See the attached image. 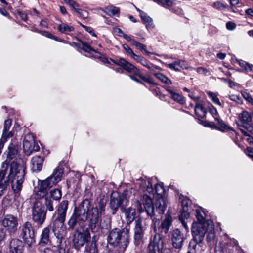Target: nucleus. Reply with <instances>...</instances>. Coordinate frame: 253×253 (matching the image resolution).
Here are the masks:
<instances>
[{"instance_id":"obj_29","label":"nucleus","mask_w":253,"mask_h":253,"mask_svg":"<svg viewBox=\"0 0 253 253\" xmlns=\"http://www.w3.org/2000/svg\"><path fill=\"white\" fill-rule=\"evenodd\" d=\"M140 17L145 24L146 28H151L154 27V23L153 22L152 19L149 16H148L145 13L142 11H140Z\"/></svg>"},{"instance_id":"obj_2","label":"nucleus","mask_w":253,"mask_h":253,"mask_svg":"<svg viewBox=\"0 0 253 253\" xmlns=\"http://www.w3.org/2000/svg\"><path fill=\"white\" fill-rule=\"evenodd\" d=\"M25 169L23 164L15 161L10 164L7 161L2 162L0 169V196L5 192L10 182L14 193L20 191L24 180Z\"/></svg>"},{"instance_id":"obj_58","label":"nucleus","mask_w":253,"mask_h":253,"mask_svg":"<svg viewBox=\"0 0 253 253\" xmlns=\"http://www.w3.org/2000/svg\"><path fill=\"white\" fill-rule=\"evenodd\" d=\"M82 27H83L84 28V29L87 32L90 33L92 36H94V37L96 36V35H95V34L94 32L93 29L91 27H87L86 26L83 25H82Z\"/></svg>"},{"instance_id":"obj_16","label":"nucleus","mask_w":253,"mask_h":253,"mask_svg":"<svg viewBox=\"0 0 253 253\" xmlns=\"http://www.w3.org/2000/svg\"><path fill=\"white\" fill-rule=\"evenodd\" d=\"M23 147L27 155H30L33 152L38 151L40 147L35 142L34 136L31 134L26 135L23 142Z\"/></svg>"},{"instance_id":"obj_26","label":"nucleus","mask_w":253,"mask_h":253,"mask_svg":"<svg viewBox=\"0 0 253 253\" xmlns=\"http://www.w3.org/2000/svg\"><path fill=\"white\" fill-rule=\"evenodd\" d=\"M172 222L171 216L169 215H166L165 219L162 221L159 228L161 232H164L165 234L168 233L172 225Z\"/></svg>"},{"instance_id":"obj_31","label":"nucleus","mask_w":253,"mask_h":253,"mask_svg":"<svg viewBox=\"0 0 253 253\" xmlns=\"http://www.w3.org/2000/svg\"><path fill=\"white\" fill-rule=\"evenodd\" d=\"M42 253H65V249L57 246H51L45 248Z\"/></svg>"},{"instance_id":"obj_48","label":"nucleus","mask_w":253,"mask_h":253,"mask_svg":"<svg viewBox=\"0 0 253 253\" xmlns=\"http://www.w3.org/2000/svg\"><path fill=\"white\" fill-rule=\"evenodd\" d=\"M209 96L211 98L212 101L215 103L219 106H221V103H220L219 98L217 97V96L213 92H209L208 93Z\"/></svg>"},{"instance_id":"obj_38","label":"nucleus","mask_w":253,"mask_h":253,"mask_svg":"<svg viewBox=\"0 0 253 253\" xmlns=\"http://www.w3.org/2000/svg\"><path fill=\"white\" fill-rule=\"evenodd\" d=\"M153 1L166 8L172 6L173 4L172 0H153Z\"/></svg>"},{"instance_id":"obj_7","label":"nucleus","mask_w":253,"mask_h":253,"mask_svg":"<svg viewBox=\"0 0 253 253\" xmlns=\"http://www.w3.org/2000/svg\"><path fill=\"white\" fill-rule=\"evenodd\" d=\"M46 210L44 205L36 201L32 208V220L37 225L42 226L46 218Z\"/></svg>"},{"instance_id":"obj_28","label":"nucleus","mask_w":253,"mask_h":253,"mask_svg":"<svg viewBox=\"0 0 253 253\" xmlns=\"http://www.w3.org/2000/svg\"><path fill=\"white\" fill-rule=\"evenodd\" d=\"M167 206L166 200L160 197L155 203L156 212L159 214H162L164 213Z\"/></svg>"},{"instance_id":"obj_39","label":"nucleus","mask_w":253,"mask_h":253,"mask_svg":"<svg viewBox=\"0 0 253 253\" xmlns=\"http://www.w3.org/2000/svg\"><path fill=\"white\" fill-rule=\"evenodd\" d=\"M154 76L163 83L167 84H172L171 81L169 79L167 76H165L162 73H155Z\"/></svg>"},{"instance_id":"obj_30","label":"nucleus","mask_w":253,"mask_h":253,"mask_svg":"<svg viewBox=\"0 0 253 253\" xmlns=\"http://www.w3.org/2000/svg\"><path fill=\"white\" fill-rule=\"evenodd\" d=\"M84 253H99L96 242L92 241L85 246Z\"/></svg>"},{"instance_id":"obj_64","label":"nucleus","mask_w":253,"mask_h":253,"mask_svg":"<svg viewBox=\"0 0 253 253\" xmlns=\"http://www.w3.org/2000/svg\"><path fill=\"white\" fill-rule=\"evenodd\" d=\"M18 14H19V16H20V17L24 21H26V20H27V16L25 13H24L21 11H18Z\"/></svg>"},{"instance_id":"obj_22","label":"nucleus","mask_w":253,"mask_h":253,"mask_svg":"<svg viewBox=\"0 0 253 253\" xmlns=\"http://www.w3.org/2000/svg\"><path fill=\"white\" fill-rule=\"evenodd\" d=\"M43 161V157L40 156L33 157L31 161L32 170L35 172L40 171L42 169Z\"/></svg>"},{"instance_id":"obj_6","label":"nucleus","mask_w":253,"mask_h":253,"mask_svg":"<svg viewBox=\"0 0 253 253\" xmlns=\"http://www.w3.org/2000/svg\"><path fill=\"white\" fill-rule=\"evenodd\" d=\"M253 114L244 111L239 115V120L238 126L242 128L241 131L244 135H249L248 132L253 134V123L252 121Z\"/></svg>"},{"instance_id":"obj_4","label":"nucleus","mask_w":253,"mask_h":253,"mask_svg":"<svg viewBox=\"0 0 253 253\" xmlns=\"http://www.w3.org/2000/svg\"><path fill=\"white\" fill-rule=\"evenodd\" d=\"M64 172L63 169L58 166L55 168L52 174L44 180L39 181V191L41 197H44L48 190L61 180Z\"/></svg>"},{"instance_id":"obj_27","label":"nucleus","mask_w":253,"mask_h":253,"mask_svg":"<svg viewBox=\"0 0 253 253\" xmlns=\"http://www.w3.org/2000/svg\"><path fill=\"white\" fill-rule=\"evenodd\" d=\"M125 217L126 218L127 224H130L132 223L135 218L136 216V210L132 207H129L126 209H124Z\"/></svg>"},{"instance_id":"obj_5","label":"nucleus","mask_w":253,"mask_h":253,"mask_svg":"<svg viewBox=\"0 0 253 253\" xmlns=\"http://www.w3.org/2000/svg\"><path fill=\"white\" fill-rule=\"evenodd\" d=\"M191 230L193 238L189 242L187 253H199L203 245L205 230L202 225L196 224H193Z\"/></svg>"},{"instance_id":"obj_18","label":"nucleus","mask_w":253,"mask_h":253,"mask_svg":"<svg viewBox=\"0 0 253 253\" xmlns=\"http://www.w3.org/2000/svg\"><path fill=\"white\" fill-rule=\"evenodd\" d=\"M184 239L183 233L179 229H175L171 232V240L172 244L175 248L181 249Z\"/></svg>"},{"instance_id":"obj_1","label":"nucleus","mask_w":253,"mask_h":253,"mask_svg":"<svg viewBox=\"0 0 253 253\" xmlns=\"http://www.w3.org/2000/svg\"><path fill=\"white\" fill-rule=\"evenodd\" d=\"M106 202L100 200L98 206H91L89 199H84L74 208L73 213L67 221L69 231L73 230L78 224L81 227L86 221L88 223V228L92 232L98 231L100 226L99 217L105 211Z\"/></svg>"},{"instance_id":"obj_57","label":"nucleus","mask_w":253,"mask_h":253,"mask_svg":"<svg viewBox=\"0 0 253 253\" xmlns=\"http://www.w3.org/2000/svg\"><path fill=\"white\" fill-rule=\"evenodd\" d=\"M213 7L217 9L221 10L225 8L223 4L220 2H216L213 3Z\"/></svg>"},{"instance_id":"obj_13","label":"nucleus","mask_w":253,"mask_h":253,"mask_svg":"<svg viewBox=\"0 0 253 253\" xmlns=\"http://www.w3.org/2000/svg\"><path fill=\"white\" fill-rule=\"evenodd\" d=\"M141 201L145 211L148 215L152 218L154 225L156 226L159 219L157 218L158 215L155 212L154 206L152 203V198L148 195L144 194Z\"/></svg>"},{"instance_id":"obj_49","label":"nucleus","mask_w":253,"mask_h":253,"mask_svg":"<svg viewBox=\"0 0 253 253\" xmlns=\"http://www.w3.org/2000/svg\"><path fill=\"white\" fill-rule=\"evenodd\" d=\"M136 47L138 49L143 50L145 52V53L148 55L153 54V53L150 52L146 50V46L145 44H142L139 42H138L136 46Z\"/></svg>"},{"instance_id":"obj_55","label":"nucleus","mask_w":253,"mask_h":253,"mask_svg":"<svg viewBox=\"0 0 253 253\" xmlns=\"http://www.w3.org/2000/svg\"><path fill=\"white\" fill-rule=\"evenodd\" d=\"M180 68L181 69H186L188 68V65L186 62L182 60H176Z\"/></svg>"},{"instance_id":"obj_21","label":"nucleus","mask_w":253,"mask_h":253,"mask_svg":"<svg viewBox=\"0 0 253 253\" xmlns=\"http://www.w3.org/2000/svg\"><path fill=\"white\" fill-rule=\"evenodd\" d=\"M24 249V243L21 240L14 239L11 241L9 253H23Z\"/></svg>"},{"instance_id":"obj_19","label":"nucleus","mask_w":253,"mask_h":253,"mask_svg":"<svg viewBox=\"0 0 253 253\" xmlns=\"http://www.w3.org/2000/svg\"><path fill=\"white\" fill-rule=\"evenodd\" d=\"M64 225L59 224H53L52 231L54 236L57 239V245L52 246L59 247L62 249H65L62 245V240L64 239L65 230L63 228Z\"/></svg>"},{"instance_id":"obj_11","label":"nucleus","mask_w":253,"mask_h":253,"mask_svg":"<svg viewBox=\"0 0 253 253\" xmlns=\"http://www.w3.org/2000/svg\"><path fill=\"white\" fill-rule=\"evenodd\" d=\"M90 239V235L87 228L83 232L80 231L79 229H75L73 235V243L74 248L80 250L84 244L88 242Z\"/></svg>"},{"instance_id":"obj_43","label":"nucleus","mask_w":253,"mask_h":253,"mask_svg":"<svg viewBox=\"0 0 253 253\" xmlns=\"http://www.w3.org/2000/svg\"><path fill=\"white\" fill-rule=\"evenodd\" d=\"M142 185L144 186L142 189L143 191H147L149 193L153 192L154 190L152 187V185L149 180L143 181Z\"/></svg>"},{"instance_id":"obj_42","label":"nucleus","mask_w":253,"mask_h":253,"mask_svg":"<svg viewBox=\"0 0 253 253\" xmlns=\"http://www.w3.org/2000/svg\"><path fill=\"white\" fill-rule=\"evenodd\" d=\"M50 196L55 200H59L62 196V192L59 189H54L50 192Z\"/></svg>"},{"instance_id":"obj_63","label":"nucleus","mask_w":253,"mask_h":253,"mask_svg":"<svg viewBox=\"0 0 253 253\" xmlns=\"http://www.w3.org/2000/svg\"><path fill=\"white\" fill-rule=\"evenodd\" d=\"M210 112L213 115V116H217L218 115L217 109L213 106H212L210 108Z\"/></svg>"},{"instance_id":"obj_35","label":"nucleus","mask_w":253,"mask_h":253,"mask_svg":"<svg viewBox=\"0 0 253 253\" xmlns=\"http://www.w3.org/2000/svg\"><path fill=\"white\" fill-rule=\"evenodd\" d=\"M195 112L199 117H204L206 113V109L200 103H197L195 107Z\"/></svg>"},{"instance_id":"obj_25","label":"nucleus","mask_w":253,"mask_h":253,"mask_svg":"<svg viewBox=\"0 0 253 253\" xmlns=\"http://www.w3.org/2000/svg\"><path fill=\"white\" fill-rule=\"evenodd\" d=\"M50 229L49 227L43 229L40 235V240L39 243L40 246H44L48 244L50 241Z\"/></svg>"},{"instance_id":"obj_62","label":"nucleus","mask_w":253,"mask_h":253,"mask_svg":"<svg viewBox=\"0 0 253 253\" xmlns=\"http://www.w3.org/2000/svg\"><path fill=\"white\" fill-rule=\"evenodd\" d=\"M228 83L230 87L232 88H235L236 86L239 85V84L237 83L234 82L231 80H228Z\"/></svg>"},{"instance_id":"obj_10","label":"nucleus","mask_w":253,"mask_h":253,"mask_svg":"<svg viewBox=\"0 0 253 253\" xmlns=\"http://www.w3.org/2000/svg\"><path fill=\"white\" fill-rule=\"evenodd\" d=\"M116 65L121 66L124 70L129 73H133L135 75L139 77L143 81L150 83L149 79L142 75L140 70L132 64L126 60L124 58H120L118 59L112 60Z\"/></svg>"},{"instance_id":"obj_9","label":"nucleus","mask_w":253,"mask_h":253,"mask_svg":"<svg viewBox=\"0 0 253 253\" xmlns=\"http://www.w3.org/2000/svg\"><path fill=\"white\" fill-rule=\"evenodd\" d=\"M134 224V244L135 246H139L144 242L147 227L143 223L142 219L139 218L135 220Z\"/></svg>"},{"instance_id":"obj_40","label":"nucleus","mask_w":253,"mask_h":253,"mask_svg":"<svg viewBox=\"0 0 253 253\" xmlns=\"http://www.w3.org/2000/svg\"><path fill=\"white\" fill-rule=\"evenodd\" d=\"M237 62L239 64V66L241 68L244 69L246 71L248 72L252 71L253 65L246 62V61L242 60H237Z\"/></svg>"},{"instance_id":"obj_47","label":"nucleus","mask_w":253,"mask_h":253,"mask_svg":"<svg viewBox=\"0 0 253 253\" xmlns=\"http://www.w3.org/2000/svg\"><path fill=\"white\" fill-rule=\"evenodd\" d=\"M165 65L167 67H168L172 70H173L176 71H180V68L179 67V65H178L177 61H175L172 63H165Z\"/></svg>"},{"instance_id":"obj_52","label":"nucleus","mask_w":253,"mask_h":253,"mask_svg":"<svg viewBox=\"0 0 253 253\" xmlns=\"http://www.w3.org/2000/svg\"><path fill=\"white\" fill-rule=\"evenodd\" d=\"M17 153V150L15 148L9 147V152L8 154L9 158L10 159H13Z\"/></svg>"},{"instance_id":"obj_23","label":"nucleus","mask_w":253,"mask_h":253,"mask_svg":"<svg viewBox=\"0 0 253 253\" xmlns=\"http://www.w3.org/2000/svg\"><path fill=\"white\" fill-rule=\"evenodd\" d=\"M132 58L137 62L140 63L142 65L150 70H153V68L157 70L160 69V68L159 66L151 64L147 60L141 55H138L135 54Z\"/></svg>"},{"instance_id":"obj_56","label":"nucleus","mask_w":253,"mask_h":253,"mask_svg":"<svg viewBox=\"0 0 253 253\" xmlns=\"http://www.w3.org/2000/svg\"><path fill=\"white\" fill-rule=\"evenodd\" d=\"M203 125L207 127H210L211 128H217V126L213 122H205L203 124Z\"/></svg>"},{"instance_id":"obj_36","label":"nucleus","mask_w":253,"mask_h":253,"mask_svg":"<svg viewBox=\"0 0 253 253\" xmlns=\"http://www.w3.org/2000/svg\"><path fill=\"white\" fill-rule=\"evenodd\" d=\"M105 12L110 15H115L119 13L120 9L118 7L110 5L106 7Z\"/></svg>"},{"instance_id":"obj_46","label":"nucleus","mask_w":253,"mask_h":253,"mask_svg":"<svg viewBox=\"0 0 253 253\" xmlns=\"http://www.w3.org/2000/svg\"><path fill=\"white\" fill-rule=\"evenodd\" d=\"M12 124V121L10 119H7L5 121L4 124V128L2 133V138H4L6 135Z\"/></svg>"},{"instance_id":"obj_14","label":"nucleus","mask_w":253,"mask_h":253,"mask_svg":"<svg viewBox=\"0 0 253 253\" xmlns=\"http://www.w3.org/2000/svg\"><path fill=\"white\" fill-rule=\"evenodd\" d=\"M2 224L9 234H14L18 229V219L13 215L6 214L2 219Z\"/></svg>"},{"instance_id":"obj_45","label":"nucleus","mask_w":253,"mask_h":253,"mask_svg":"<svg viewBox=\"0 0 253 253\" xmlns=\"http://www.w3.org/2000/svg\"><path fill=\"white\" fill-rule=\"evenodd\" d=\"M174 101L178 102L181 104H184L185 103V100L184 97L179 94V93L175 92L171 96Z\"/></svg>"},{"instance_id":"obj_54","label":"nucleus","mask_w":253,"mask_h":253,"mask_svg":"<svg viewBox=\"0 0 253 253\" xmlns=\"http://www.w3.org/2000/svg\"><path fill=\"white\" fill-rule=\"evenodd\" d=\"M123 47L124 49L129 54L131 57L132 58L134 55L135 54L132 51V50L126 44H124L123 45Z\"/></svg>"},{"instance_id":"obj_44","label":"nucleus","mask_w":253,"mask_h":253,"mask_svg":"<svg viewBox=\"0 0 253 253\" xmlns=\"http://www.w3.org/2000/svg\"><path fill=\"white\" fill-rule=\"evenodd\" d=\"M215 120L217 121L219 126H217L216 129L223 131L226 129H229L230 127L227 126L221 119L218 117H215Z\"/></svg>"},{"instance_id":"obj_33","label":"nucleus","mask_w":253,"mask_h":253,"mask_svg":"<svg viewBox=\"0 0 253 253\" xmlns=\"http://www.w3.org/2000/svg\"><path fill=\"white\" fill-rule=\"evenodd\" d=\"M80 43H76L75 45L76 46L80 48L81 49L83 50L86 52L91 53V52H95V50H94L88 44L80 41Z\"/></svg>"},{"instance_id":"obj_24","label":"nucleus","mask_w":253,"mask_h":253,"mask_svg":"<svg viewBox=\"0 0 253 253\" xmlns=\"http://www.w3.org/2000/svg\"><path fill=\"white\" fill-rule=\"evenodd\" d=\"M69 6L70 7L71 10H74L75 12L77 14V16H78L79 17H82L84 19L87 17V12L85 10H84L78 8L80 5L75 1L72 0V1L69 4Z\"/></svg>"},{"instance_id":"obj_50","label":"nucleus","mask_w":253,"mask_h":253,"mask_svg":"<svg viewBox=\"0 0 253 253\" xmlns=\"http://www.w3.org/2000/svg\"><path fill=\"white\" fill-rule=\"evenodd\" d=\"M229 98L231 100L234 101L238 104L242 103V99L239 95L232 94L229 95Z\"/></svg>"},{"instance_id":"obj_17","label":"nucleus","mask_w":253,"mask_h":253,"mask_svg":"<svg viewBox=\"0 0 253 253\" xmlns=\"http://www.w3.org/2000/svg\"><path fill=\"white\" fill-rule=\"evenodd\" d=\"M164 248L163 240L160 234L154 236L153 240L151 241L148 245V251L154 253H162Z\"/></svg>"},{"instance_id":"obj_12","label":"nucleus","mask_w":253,"mask_h":253,"mask_svg":"<svg viewBox=\"0 0 253 253\" xmlns=\"http://www.w3.org/2000/svg\"><path fill=\"white\" fill-rule=\"evenodd\" d=\"M68 205L69 202L67 200H63L59 204L53 218V224L64 225L66 219Z\"/></svg>"},{"instance_id":"obj_3","label":"nucleus","mask_w":253,"mask_h":253,"mask_svg":"<svg viewBox=\"0 0 253 253\" xmlns=\"http://www.w3.org/2000/svg\"><path fill=\"white\" fill-rule=\"evenodd\" d=\"M107 240L110 246L118 248L114 253H124L130 242L129 229L115 228L108 233Z\"/></svg>"},{"instance_id":"obj_37","label":"nucleus","mask_w":253,"mask_h":253,"mask_svg":"<svg viewBox=\"0 0 253 253\" xmlns=\"http://www.w3.org/2000/svg\"><path fill=\"white\" fill-rule=\"evenodd\" d=\"M44 205L46 211H47L51 212L54 210L53 207V201L50 197H46L45 198Z\"/></svg>"},{"instance_id":"obj_60","label":"nucleus","mask_w":253,"mask_h":253,"mask_svg":"<svg viewBox=\"0 0 253 253\" xmlns=\"http://www.w3.org/2000/svg\"><path fill=\"white\" fill-rule=\"evenodd\" d=\"M245 153L249 157L253 159V149L252 148H247Z\"/></svg>"},{"instance_id":"obj_32","label":"nucleus","mask_w":253,"mask_h":253,"mask_svg":"<svg viewBox=\"0 0 253 253\" xmlns=\"http://www.w3.org/2000/svg\"><path fill=\"white\" fill-rule=\"evenodd\" d=\"M57 29L59 32L65 34H67L74 30V28L73 26H69L64 23L59 24L58 26Z\"/></svg>"},{"instance_id":"obj_51","label":"nucleus","mask_w":253,"mask_h":253,"mask_svg":"<svg viewBox=\"0 0 253 253\" xmlns=\"http://www.w3.org/2000/svg\"><path fill=\"white\" fill-rule=\"evenodd\" d=\"M241 93L243 96V97L249 103H250L251 101H253V98L250 93L247 92L246 90L242 91Z\"/></svg>"},{"instance_id":"obj_15","label":"nucleus","mask_w":253,"mask_h":253,"mask_svg":"<svg viewBox=\"0 0 253 253\" xmlns=\"http://www.w3.org/2000/svg\"><path fill=\"white\" fill-rule=\"evenodd\" d=\"M128 202V199L124 194L118 195L116 197L111 196L110 207L113 211L112 214L116 213L119 207H121L122 211H124V207L127 205Z\"/></svg>"},{"instance_id":"obj_61","label":"nucleus","mask_w":253,"mask_h":253,"mask_svg":"<svg viewBox=\"0 0 253 253\" xmlns=\"http://www.w3.org/2000/svg\"><path fill=\"white\" fill-rule=\"evenodd\" d=\"M226 28L228 29V30H233V29H235V27H236V25L235 24L233 23V22H228L226 23Z\"/></svg>"},{"instance_id":"obj_53","label":"nucleus","mask_w":253,"mask_h":253,"mask_svg":"<svg viewBox=\"0 0 253 253\" xmlns=\"http://www.w3.org/2000/svg\"><path fill=\"white\" fill-rule=\"evenodd\" d=\"M155 192L158 195L162 196L164 193V189L160 184L155 185Z\"/></svg>"},{"instance_id":"obj_34","label":"nucleus","mask_w":253,"mask_h":253,"mask_svg":"<svg viewBox=\"0 0 253 253\" xmlns=\"http://www.w3.org/2000/svg\"><path fill=\"white\" fill-rule=\"evenodd\" d=\"M196 216L198 220V222H194V224H205V223H210L211 221H206L205 220L204 217H203L201 211L199 209L196 210ZM193 225H192L193 226Z\"/></svg>"},{"instance_id":"obj_8","label":"nucleus","mask_w":253,"mask_h":253,"mask_svg":"<svg viewBox=\"0 0 253 253\" xmlns=\"http://www.w3.org/2000/svg\"><path fill=\"white\" fill-rule=\"evenodd\" d=\"M20 236L29 247L35 243V231L31 222L27 221L22 224L20 227Z\"/></svg>"},{"instance_id":"obj_41","label":"nucleus","mask_w":253,"mask_h":253,"mask_svg":"<svg viewBox=\"0 0 253 253\" xmlns=\"http://www.w3.org/2000/svg\"><path fill=\"white\" fill-rule=\"evenodd\" d=\"M184 216L186 219L189 218V214L187 212H183L181 213V215L179 217V219L181 222L183 227L185 229L186 232L189 231V227L187 224V222L183 218V217Z\"/></svg>"},{"instance_id":"obj_59","label":"nucleus","mask_w":253,"mask_h":253,"mask_svg":"<svg viewBox=\"0 0 253 253\" xmlns=\"http://www.w3.org/2000/svg\"><path fill=\"white\" fill-rule=\"evenodd\" d=\"M6 237V229L0 228V241H3Z\"/></svg>"},{"instance_id":"obj_20","label":"nucleus","mask_w":253,"mask_h":253,"mask_svg":"<svg viewBox=\"0 0 253 253\" xmlns=\"http://www.w3.org/2000/svg\"><path fill=\"white\" fill-rule=\"evenodd\" d=\"M196 225H201L202 228L205 230L204 236L207 233L206 240L208 242L213 241L215 238L214 225L212 222L210 223H205V224H196Z\"/></svg>"}]
</instances>
